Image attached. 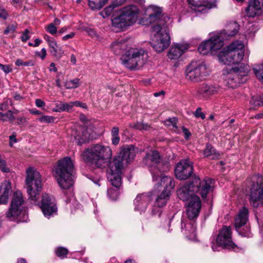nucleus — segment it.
<instances>
[{
    "mask_svg": "<svg viewBox=\"0 0 263 263\" xmlns=\"http://www.w3.org/2000/svg\"><path fill=\"white\" fill-rule=\"evenodd\" d=\"M148 11L151 13L146 20L147 23L157 22V24L152 27L153 36L151 45L156 51L161 52L170 45L169 25L172 21L167 15L162 13L161 7L151 5L148 8Z\"/></svg>",
    "mask_w": 263,
    "mask_h": 263,
    "instance_id": "f257e3e1",
    "label": "nucleus"
},
{
    "mask_svg": "<svg viewBox=\"0 0 263 263\" xmlns=\"http://www.w3.org/2000/svg\"><path fill=\"white\" fill-rule=\"evenodd\" d=\"M214 184V180L206 177L202 181L196 176L193 177L189 182L181 185L177 191L178 197L183 201H189L198 193L203 198H206Z\"/></svg>",
    "mask_w": 263,
    "mask_h": 263,
    "instance_id": "f03ea898",
    "label": "nucleus"
},
{
    "mask_svg": "<svg viewBox=\"0 0 263 263\" xmlns=\"http://www.w3.org/2000/svg\"><path fill=\"white\" fill-rule=\"evenodd\" d=\"M112 155L110 147L97 144L84 151L81 157L85 162L97 167H103L107 164Z\"/></svg>",
    "mask_w": 263,
    "mask_h": 263,
    "instance_id": "7ed1b4c3",
    "label": "nucleus"
},
{
    "mask_svg": "<svg viewBox=\"0 0 263 263\" xmlns=\"http://www.w3.org/2000/svg\"><path fill=\"white\" fill-rule=\"evenodd\" d=\"M74 171V164L70 157H66L58 161L54 175L61 188L68 189L72 186Z\"/></svg>",
    "mask_w": 263,
    "mask_h": 263,
    "instance_id": "20e7f679",
    "label": "nucleus"
},
{
    "mask_svg": "<svg viewBox=\"0 0 263 263\" xmlns=\"http://www.w3.org/2000/svg\"><path fill=\"white\" fill-rule=\"evenodd\" d=\"M244 56V45L240 41H235L219 52L217 58L224 65L239 64Z\"/></svg>",
    "mask_w": 263,
    "mask_h": 263,
    "instance_id": "39448f33",
    "label": "nucleus"
},
{
    "mask_svg": "<svg viewBox=\"0 0 263 263\" xmlns=\"http://www.w3.org/2000/svg\"><path fill=\"white\" fill-rule=\"evenodd\" d=\"M148 58L147 52L142 48H132L125 52L121 60L127 68L137 70L147 62Z\"/></svg>",
    "mask_w": 263,
    "mask_h": 263,
    "instance_id": "423d86ee",
    "label": "nucleus"
},
{
    "mask_svg": "<svg viewBox=\"0 0 263 263\" xmlns=\"http://www.w3.org/2000/svg\"><path fill=\"white\" fill-rule=\"evenodd\" d=\"M26 174V184L29 199L33 202H37L42 189V176L33 167L28 168Z\"/></svg>",
    "mask_w": 263,
    "mask_h": 263,
    "instance_id": "0eeeda50",
    "label": "nucleus"
},
{
    "mask_svg": "<svg viewBox=\"0 0 263 263\" xmlns=\"http://www.w3.org/2000/svg\"><path fill=\"white\" fill-rule=\"evenodd\" d=\"M249 70L248 66L244 64H241L239 67H235L230 69L224 68L223 70V79L229 87L235 88L239 84L246 82Z\"/></svg>",
    "mask_w": 263,
    "mask_h": 263,
    "instance_id": "6e6552de",
    "label": "nucleus"
},
{
    "mask_svg": "<svg viewBox=\"0 0 263 263\" xmlns=\"http://www.w3.org/2000/svg\"><path fill=\"white\" fill-rule=\"evenodd\" d=\"M143 162L146 165L150 168L153 180L157 181L159 178L164 176L163 173L168 168L167 166L162 163V159L158 152L153 151L146 154Z\"/></svg>",
    "mask_w": 263,
    "mask_h": 263,
    "instance_id": "1a4fd4ad",
    "label": "nucleus"
},
{
    "mask_svg": "<svg viewBox=\"0 0 263 263\" xmlns=\"http://www.w3.org/2000/svg\"><path fill=\"white\" fill-rule=\"evenodd\" d=\"M119 12V15L112 19V24L115 27L124 29L137 21L138 9L135 5L124 7Z\"/></svg>",
    "mask_w": 263,
    "mask_h": 263,
    "instance_id": "9d476101",
    "label": "nucleus"
},
{
    "mask_svg": "<svg viewBox=\"0 0 263 263\" xmlns=\"http://www.w3.org/2000/svg\"><path fill=\"white\" fill-rule=\"evenodd\" d=\"M186 78L192 82H198L209 74V70L203 62L192 61L185 69Z\"/></svg>",
    "mask_w": 263,
    "mask_h": 263,
    "instance_id": "9b49d317",
    "label": "nucleus"
},
{
    "mask_svg": "<svg viewBox=\"0 0 263 263\" xmlns=\"http://www.w3.org/2000/svg\"><path fill=\"white\" fill-rule=\"evenodd\" d=\"M124 162L122 159L118 157L113 159L109 163L107 171V179L111 184L116 188H119L121 185V176L123 169Z\"/></svg>",
    "mask_w": 263,
    "mask_h": 263,
    "instance_id": "f8f14e48",
    "label": "nucleus"
},
{
    "mask_svg": "<svg viewBox=\"0 0 263 263\" xmlns=\"http://www.w3.org/2000/svg\"><path fill=\"white\" fill-rule=\"evenodd\" d=\"M158 184L164 186V189L158 195L155 203L156 206L160 208L166 204L170 198L171 190L174 188L175 183L173 179L171 177L164 176L161 178L160 182H159Z\"/></svg>",
    "mask_w": 263,
    "mask_h": 263,
    "instance_id": "ddd939ff",
    "label": "nucleus"
},
{
    "mask_svg": "<svg viewBox=\"0 0 263 263\" xmlns=\"http://www.w3.org/2000/svg\"><path fill=\"white\" fill-rule=\"evenodd\" d=\"M231 235V227H223L219 231L216 239L217 246L221 247L223 249L238 251L239 248L233 242Z\"/></svg>",
    "mask_w": 263,
    "mask_h": 263,
    "instance_id": "4468645a",
    "label": "nucleus"
},
{
    "mask_svg": "<svg viewBox=\"0 0 263 263\" xmlns=\"http://www.w3.org/2000/svg\"><path fill=\"white\" fill-rule=\"evenodd\" d=\"M223 43L221 39H218V35L215 33L211 35L210 38L206 41L203 42L198 47L199 52L202 54H205L209 52L213 53L217 50L221 49Z\"/></svg>",
    "mask_w": 263,
    "mask_h": 263,
    "instance_id": "2eb2a0df",
    "label": "nucleus"
},
{
    "mask_svg": "<svg viewBox=\"0 0 263 263\" xmlns=\"http://www.w3.org/2000/svg\"><path fill=\"white\" fill-rule=\"evenodd\" d=\"M193 171V162L188 159L181 160L176 165L175 174L177 178L179 180L187 179Z\"/></svg>",
    "mask_w": 263,
    "mask_h": 263,
    "instance_id": "dca6fc26",
    "label": "nucleus"
},
{
    "mask_svg": "<svg viewBox=\"0 0 263 263\" xmlns=\"http://www.w3.org/2000/svg\"><path fill=\"white\" fill-rule=\"evenodd\" d=\"M40 206L45 216L49 217L57 213V207L54 198L47 193L42 195Z\"/></svg>",
    "mask_w": 263,
    "mask_h": 263,
    "instance_id": "f3484780",
    "label": "nucleus"
},
{
    "mask_svg": "<svg viewBox=\"0 0 263 263\" xmlns=\"http://www.w3.org/2000/svg\"><path fill=\"white\" fill-rule=\"evenodd\" d=\"M24 200L22 193L19 191L13 193L10 207L6 213L8 218H16L20 214L23 207Z\"/></svg>",
    "mask_w": 263,
    "mask_h": 263,
    "instance_id": "a211bd4d",
    "label": "nucleus"
},
{
    "mask_svg": "<svg viewBox=\"0 0 263 263\" xmlns=\"http://www.w3.org/2000/svg\"><path fill=\"white\" fill-rule=\"evenodd\" d=\"M185 213L189 220H196L198 217L201 208V201L198 196L192 197L186 203Z\"/></svg>",
    "mask_w": 263,
    "mask_h": 263,
    "instance_id": "6ab92c4d",
    "label": "nucleus"
},
{
    "mask_svg": "<svg viewBox=\"0 0 263 263\" xmlns=\"http://www.w3.org/2000/svg\"><path fill=\"white\" fill-rule=\"evenodd\" d=\"M239 25L236 22H231L228 23L225 29L219 32L214 33L218 35V39H221L222 43L224 40H227L235 36L238 32Z\"/></svg>",
    "mask_w": 263,
    "mask_h": 263,
    "instance_id": "aec40b11",
    "label": "nucleus"
},
{
    "mask_svg": "<svg viewBox=\"0 0 263 263\" xmlns=\"http://www.w3.org/2000/svg\"><path fill=\"white\" fill-rule=\"evenodd\" d=\"M250 202L254 208L263 204V185L258 183L253 185L251 189Z\"/></svg>",
    "mask_w": 263,
    "mask_h": 263,
    "instance_id": "412c9836",
    "label": "nucleus"
},
{
    "mask_svg": "<svg viewBox=\"0 0 263 263\" xmlns=\"http://www.w3.org/2000/svg\"><path fill=\"white\" fill-rule=\"evenodd\" d=\"M246 15L250 17L259 16L263 13V4L259 0H249L246 9Z\"/></svg>",
    "mask_w": 263,
    "mask_h": 263,
    "instance_id": "4be33fe9",
    "label": "nucleus"
},
{
    "mask_svg": "<svg viewBox=\"0 0 263 263\" xmlns=\"http://www.w3.org/2000/svg\"><path fill=\"white\" fill-rule=\"evenodd\" d=\"M189 48V45L186 43L174 44L171 47L167 53V56L171 60L178 59Z\"/></svg>",
    "mask_w": 263,
    "mask_h": 263,
    "instance_id": "5701e85b",
    "label": "nucleus"
},
{
    "mask_svg": "<svg viewBox=\"0 0 263 263\" xmlns=\"http://www.w3.org/2000/svg\"><path fill=\"white\" fill-rule=\"evenodd\" d=\"M151 200V194L143 193L137 195L134 200L135 209L140 212L144 211Z\"/></svg>",
    "mask_w": 263,
    "mask_h": 263,
    "instance_id": "b1692460",
    "label": "nucleus"
},
{
    "mask_svg": "<svg viewBox=\"0 0 263 263\" xmlns=\"http://www.w3.org/2000/svg\"><path fill=\"white\" fill-rule=\"evenodd\" d=\"M192 9L199 12H202L205 9H211L216 2V0H188Z\"/></svg>",
    "mask_w": 263,
    "mask_h": 263,
    "instance_id": "393cba45",
    "label": "nucleus"
},
{
    "mask_svg": "<svg viewBox=\"0 0 263 263\" xmlns=\"http://www.w3.org/2000/svg\"><path fill=\"white\" fill-rule=\"evenodd\" d=\"M135 155V147L130 145L121 147L118 157L122 159L124 163H128L134 159Z\"/></svg>",
    "mask_w": 263,
    "mask_h": 263,
    "instance_id": "a878e982",
    "label": "nucleus"
},
{
    "mask_svg": "<svg viewBox=\"0 0 263 263\" xmlns=\"http://www.w3.org/2000/svg\"><path fill=\"white\" fill-rule=\"evenodd\" d=\"M217 92L216 87L206 84H201L196 90V95L200 99H207Z\"/></svg>",
    "mask_w": 263,
    "mask_h": 263,
    "instance_id": "bb28decb",
    "label": "nucleus"
},
{
    "mask_svg": "<svg viewBox=\"0 0 263 263\" xmlns=\"http://www.w3.org/2000/svg\"><path fill=\"white\" fill-rule=\"evenodd\" d=\"M11 190V184L9 180L3 181L0 185V204L7 202L9 193Z\"/></svg>",
    "mask_w": 263,
    "mask_h": 263,
    "instance_id": "cd10ccee",
    "label": "nucleus"
},
{
    "mask_svg": "<svg viewBox=\"0 0 263 263\" xmlns=\"http://www.w3.org/2000/svg\"><path fill=\"white\" fill-rule=\"evenodd\" d=\"M248 210L243 207L239 212L235 219V228L237 231L241 227L245 226L248 220Z\"/></svg>",
    "mask_w": 263,
    "mask_h": 263,
    "instance_id": "c85d7f7f",
    "label": "nucleus"
},
{
    "mask_svg": "<svg viewBox=\"0 0 263 263\" xmlns=\"http://www.w3.org/2000/svg\"><path fill=\"white\" fill-rule=\"evenodd\" d=\"M110 48L115 54H120L126 49L127 42L123 39H118L112 43Z\"/></svg>",
    "mask_w": 263,
    "mask_h": 263,
    "instance_id": "c756f323",
    "label": "nucleus"
},
{
    "mask_svg": "<svg viewBox=\"0 0 263 263\" xmlns=\"http://www.w3.org/2000/svg\"><path fill=\"white\" fill-rule=\"evenodd\" d=\"M181 229H185L190 233H194L196 230L195 220H181Z\"/></svg>",
    "mask_w": 263,
    "mask_h": 263,
    "instance_id": "7c9ffc66",
    "label": "nucleus"
},
{
    "mask_svg": "<svg viewBox=\"0 0 263 263\" xmlns=\"http://www.w3.org/2000/svg\"><path fill=\"white\" fill-rule=\"evenodd\" d=\"M117 1H118V0H117ZM121 3L118 4V2L116 3L114 2L108 7H106L102 12H100V14L104 18L109 16L112 14L114 11H118V10L116 9L118 6L121 5Z\"/></svg>",
    "mask_w": 263,
    "mask_h": 263,
    "instance_id": "2f4dec72",
    "label": "nucleus"
},
{
    "mask_svg": "<svg viewBox=\"0 0 263 263\" xmlns=\"http://www.w3.org/2000/svg\"><path fill=\"white\" fill-rule=\"evenodd\" d=\"M203 155L205 157H210L212 159L218 158L220 156L219 153L216 152L214 147L209 144L206 145V148L203 151Z\"/></svg>",
    "mask_w": 263,
    "mask_h": 263,
    "instance_id": "473e14b6",
    "label": "nucleus"
},
{
    "mask_svg": "<svg viewBox=\"0 0 263 263\" xmlns=\"http://www.w3.org/2000/svg\"><path fill=\"white\" fill-rule=\"evenodd\" d=\"M49 46L50 48V52L54 57L60 58L63 54L64 52L61 50V48L58 49V45L56 41L53 39L52 41H50L48 43Z\"/></svg>",
    "mask_w": 263,
    "mask_h": 263,
    "instance_id": "72a5a7b5",
    "label": "nucleus"
},
{
    "mask_svg": "<svg viewBox=\"0 0 263 263\" xmlns=\"http://www.w3.org/2000/svg\"><path fill=\"white\" fill-rule=\"evenodd\" d=\"M107 0H88V6L92 10H100Z\"/></svg>",
    "mask_w": 263,
    "mask_h": 263,
    "instance_id": "f704fd0d",
    "label": "nucleus"
},
{
    "mask_svg": "<svg viewBox=\"0 0 263 263\" xmlns=\"http://www.w3.org/2000/svg\"><path fill=\"white\" fill-rule=\"evenodd\" d=\"M15 117L13 115L12 111L8 110L5 113L0 112V120L3 122L9 121L11 123L13 122Z\"/></svg>",
    "mask_w": 263,
    "mask_h": 263,
    "instance_id": "c9c22d12",
    "label": "nucleus"
},
{
    "mask_svg": "<svg viewBox=\"0 0 263 263\" xmlns=\"http://www.w3.org/2000/svg\"><path fill=\"white\" fill-rule=\"evenodd\" d=\"M80 85V80L75 78L67 81L65 82V87L66 89H74L78 88Z\"/></svg>",
    "mask_w": 263,
    "mask_h": 263,
    "instance_id": "e433bc0d",
    "label": "nucleus"
},
{
    "mask_svg": "<svg viewBox=\"0 0 263 263\" xmlns=\"http://www.w3.org/2000/svg\"><path fill=\"white\" fill-rule=\"evenodd\" d=\"M55 254L58 257L63 258L66 257L68 250L64 247H59L55 250Z\"/></svg>",
    "mask_w": 263,
    "mask_h": 263,
    "instance_id": "4c0bfd02",
    "label": "nucleus"
},
{
    "mask_svg": "<svg viewBox=\"0 0 263 263\" xmlns=\"http://www.w3.org/2000/svg\"><path fill=\"white\" fill-rule=\"evenodd\" d=\"M253 71L258 79L263 84V64H261L259 69L254 68Z\"/></svg>",
    "mask_w": 263,
    "mask_h": 263,
    "instance_id": "58836bf2",
    "label": "nucleus"
},
{
    "mask_svg": "<svg viewBox=\"0 0 263 263\" xmlns=\"http://www.w3.org/2000/svg\"><path fill=\"white\" fill-rule=\"evenodd\" d=\"M64 102L58 101L55 103V107L52 109L54 112L65 111Z\"/></svg>",
    "mask_w": 263,
    "mask_h": 263,
    "instance_id": "ea45409f",
    "label": "nucleus"
},
{
    "mask_svg": "<svg viewBox=\"0 0 263 263\" xmlns=\"http://www.w3.org/2000/svg\"><path fill=\"white\" fill-rule=\"evenodd\" d=\"M107 194L110 198L112 200H116L118 196L119 192L117 190H115L113 188H110L108 190Z\"/></svg>",
    "mask_w": 263,
    "mask_h": 263,
    "instance_id": "a19ab883",
    "label": "nucleus"
},
{
    "mask_svg": "<svg viewBox=\"0 0 263 263\" xmlns=\"http://www.w3.org/2000/svg\"><path fill=\"white\" fill-rule=\"evenodd\" d=\"M38 120L41 122L50 123L53 122L54 118L50 116H43L39 118Z\"/></svg>",
    "mask_w": 263,
    "mask_h": 263,
    "instance_id": "79ce46f5",
    "label": "nucleus"
},
{
    "mask_svg": "<svg viewBox=\"0 0 263 263\" xmlns=\"http://www.w3.org/2000/svg\"><path fill=\"white\" fill-rule=\"evenodd\" d=\"M46 30L52 35L55 34L57 32V28L54 24L51 23L48 24L45 27Z\"/></svg>",
    "mask_w": 263,
    "mask_h": 263,
    "instance_id": "37998d69",
    "label": "nucleus"
},
{
    "mask_svg": "<svg viewBox=\"0 0 263 263\" xmlns=\"http://www.w3.org/2000/svg\"><path fill=\"white\" fill-rule=\"evenodd\" d=\"M0 170L5 173L9 172V168L7 166L6 161L0 157Z\"/></svg>",
    "mask_w": 263,
    "mask_h": 263,
    "instance_id": "c03bdc74",
    "label": "nucleus"
},
{
    "mask_svg": "<svg viewBox=\"0 0 263 263\" xmlns=\"http://www.w3.org/2000/svg\"><path fill=\"white\" fill-rule=\"evenodd\" d=\"M178 121L177 118L173 117L169 118L165 121V123L168 126L172 125L174 127H176V124Z\"/></svg>",
    "mask_w": 263,
    "mask_h": 263,
    "instance_id": "a18cd8bd",
    "label": "nucleus"
},
{
    "mask_svg": "<svg viewBox=\"0 0 263 263\" xmlns=\"http://www.w3.org/2000/svg\"><path fill=\"white\" fill-rule=\"evenodd\" d=\"M148 125L141 122H137L134 125V127L139 130H146L148 128Z\"/></svg>",
    "mask_w": 263,
    "mask_h": 263,
    "instance_id": "49530a36",
    "label": "nucleus"
},
{
    "mask_svg": "<svg viewBox=\"0 0 263 263\" xmlns=\"http://www.w3.org/2000/svg\"><path fill=\"white\" fill-rule=\"evenodd\" d=\"M15 119H16V124L18 125L25 124L28 122L27 118L24 116H18L15 118Z\"/></svg>",
    "mask_w": 263,
    "mask_h": 263,
    "instance_id": "de8ad7c7",
    "label": "nucleus"
},
{
    "mask_svg": "<svg viewBox=\"0 0 263 263\" xmlns=\"http://www.w3.org/2000/svg\"><path fill=\"white\" fill-rule=\"evenodd\" d=\"M194 115L197 118H201L202 119H204L205 118V115L201 111V108L198 107L196 109L194 113Z\"/></svg>",
    "mask_w": 263,
    "mask_h": 263,
    "instance_id": "09e8293b",
    "label": "nucleus"
},
{
    "mask_svg": "<svg viewBox=\"0 0 263 263\" xmlns=\"http://www.w3.org/2000/svg\"><path fill=\"white\" fill-rule=\"evenodd\" d=\"M251 102H253L255 106L263 105V95L259 96V98L256 100L252 99Z\"/></svg>",
    "mask_w": 263,
    "mask_h": 263,
    "instance_id": "8fccbe9b",
    "label": "nucleus"
},
{
    "mask_svg": "<svg viewBox=\"0 0 263 263\" xmlns=\"http://www.w3.org/2000/svg\"><path fill=\"white\" fill-rule=\"evenodd\" d=\"M11 101L10 100H7L3 103H1L0 105V110L2 111H5L8 109L9 106L8 104L9 103H11Z\"/></svg>",
    "mask_w": 263,
    "mask_h": 263,
    "instance_id": "3c124183",
    "label": "nucleus"
},
{
    "mask_svg": "<svg viewBox=\"0 0 263 263\" xmlns=\"http://www.w3.org/2000/svg\"><path fill=\"white\" fill-rule=\"evenodd\" d=\"M0 68L6 73H8L12 71V68L8 65H3L0 63Z\"/></svg>",
    "mask_w": 263,
    "mask_h": 263,
    "instance_id": "603ef678",
    "label": "nucleus"
},
{
    "mask_svg": "<svg viewBox=\"0 0 263 263\" xmlns=\"http://www.w3.org/2000/svg\"><path fill=\"white\" fill-rule=\"evenodd\" d=\"M28 33L29 31L27 29H26L21 37L22 41L23 42H26L27 40L29 39L30 36L28 35Z\"/></svg>",
    "mask_w": 263,
    "mask_h": 263,
    "instance_id": "864d4df0",
    "label": "nucleus"
},
{
    "mask_svg": "<svg viewBox=\"0 0 263 263\" xmlns=\"http://www.w3.org/2000/svg\"><path fill=\"white\" fill-rule=\"evenodd\" d=\"M8 14L7 11L3 8H0V18L5 20L7 19Z\"/></svg>",
    "mask_w": 263,
    "mask_h": 263,
    "instance_id": "5fc2aeb1",
    "label": "nucleus"
},
{
    "mask_svg": "<svg viewBox=\"0 0 263 263\" xmlns=\"http://www.w3.org/2000/svg\"><path fill=\"white\" fill-rule=\"evenodd\" d=\"M119 129L118 127H114L111 131V137H115L119 136Z\"/></svg>",
    "mask_w": 263,
    "mask_h": 263,
    "instance_id": "6e6d98bb",
    "label": "nucleus"
},
{
    "mask_svg": "<svg viewBox=\"0 0 263 263\" xmlns=\"http://www.w3.org/2000/svg\"><path fill=\"white\" fill-rule=\"evenodd\" d=\"M73 106V102H70L68 103L64 102V108L65 109V111H69Z\"/></svg>",
    "mask_w": 263,
    "mask_h": 263,
    "instance_id": "4d7b16f0",
    "label": "nucleus"
},
{
    "mask_svg": "<svg viewBox=\"0 0 263 263\" xmlns=\"http://www.w3.org/2000/svg\"><path fill=\"white\" fill-rule=\"evenodd\" d=\"M15 29V27L13 25H10L7 27V28L4 31V33L7 34L9 32H13L14 31Z\"/></svg>",
    "mask_w": 263,
    "mask_h": 263,
    "instance_id": "13d9d810",
    "label": "nucleus"
},
{
    "mask_svg": "<svg viewBox=\"0 0 263 263\" xmlns=\"http://www.w3.org/2000/svg\"><path fill=\"white\" fill-rule=\"evenodd\" d=\"M35 103V105L38 107H44L45 106V103L40 99H36Z\"/></svg>",
    "mask_w": 263,
    "mask_h": 263,
    "instance_id": "bf43d9fd",
    "label": "nucleus"
},
{
    "mask_svg": "<svg viewBox=\"0 0 263 263\" xmlns=\"http://www.w3.org/2000/svg\"><path fill=\"white\" fill-rule=\"evenodd\" d=\"M73 105L74 106H80L82 108H86L87 106L85 103H83L82 102H81L78 101H74L73 102Z\"/></svg>",
    "mask_w": 263,
    "mask_h": 263,
    "instance_id": "052dcab7",
    "label": "nucleus"
},
{
    "mask_svg": "<svg viewBox=\"0 0 263 263\" xmlns=\"http://www.w3.org/2000/svg\"><path fill=\"white\" fill-rule=\"evenodd\" d=\"M73 135L75 139L78 140V144H81L82 143H83L87 138L86 137H85V138H81L80 137V136H76L74 135V134Z\"/></svg>",
    "mask_w": 263,
    "mask_h": 263,
    "instance_id": "680f3d73",
    "label": "nucleus"
},
{
    "mask_svg": "<svg viewBox=\"0 0 263 263\" xmlns=\"http://www.w3.org/2000/svg\"><path fill=\"white\" fill-rule=\"evenodd\" d=\"M74 35H75V33L73 32H72L70 33L63 36L62 40L64 41H66L68 39L73 38L74 36Z\"/></svg>",
    "mask_w": 263,
    "mask_h": 263,
    "instance_id": "e2e57ef3",
    "label": "nucleus"
},
{
    "mask_svg": "<svg viewBox=\"0 0 263 263\" xmlns=\"http://www.w3.org/2000/svg\"><path fill=\"white\" fill-rule=\"evenodd\" d=\"M182 130H183V134H184V138L185 139H188L189 137L191 136L190 132L189 131V130L187 128H186L185 127L182 128Z\"/></svg>",
    "mask_w": 263,
    "mask_h": 263,
    "instance_id": "0e129e2a",
    "label": "nucleus"
},
{
    "mask_svg": "<svg viewBox=\"0 0 263 263\" xmlns=\"http://www.w3.org/2000/svg\"><path fill=\"white\" fill-rule=\"evenodd\" d=\"M9 140H10V145L11 146H12L13 144L14 143L16 142V139L15 137V135H12L9 137Z\"/></svg>",
    "mask_w": 263,
    "mask_h": 263,
    "instance_id": "69168bd1",
    "label": "nucleus"
},
{
    "mask_svg": "<svg viewBox=\"0 0 263 263\" xmlns=\"http://www.w3.org/2000/svg\"><path fill=\"white\" fill-rule=\"evenodd\" d=\"M35 64V62L33 60H30L27 62H24V66H33Z\"/></svg>",
    "mask_w": 263,
    "mask_h": 263,
    "instance_id": "338daca9",
    "label": "nucleus"
},
{
    "mask_svg": "<svg viewBox=\"0 0 263 263\" xmlns=\"http://www.w3.org/2000/svg\"><path fill=\"white\" fill-rule=\"evenodd\" d=\"M111 142H112V144H114V145H116L118 144L120 142L119 136L112 137L111 138Z\"/></svg>",
    "mask_w": 263,
    "mask_h": 263,
    "instance_id": "774afa93",
    "label": "nucleus"
}]
</instances>
